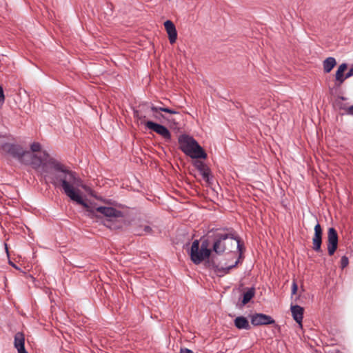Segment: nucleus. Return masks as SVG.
Masks as SVG:
<instances>
[{
    "label": "nucleus",
    "mask_w": 353,
    "mask_h": 353,
    "mask_svg": "<svg viewBox=\"0 0 353 353\" xmlns=\"http://www.w3.org/2000/svg\"><path fill=\"white\" fill-rule=\"evenodd\" d=\"M345 113L353 115V105L345 109Z\"/></svg>",
    "instance_id": "393cba45"
},
{
    "label": "nucleus",
    "mask_w": 353,
    "mask_h": 353,
    "mask_svg": "<svg viewBox=\"0 0 353 353\" xmlns=\"http://www.w3.org/2000/svg\"><path fill=\"white\" fill-rule=\"evenodd\" d=\"M5 101V95L1 85H0V103L3 104Z\"/></svg>",
    "instance_id": "5701e85b"
},
{
    "label": "nucleus",
    "mask_w": 353,
    "mask_h": 353,
    "mask_svg": "<svg viewBox=\"0 0 353 353\" xmlns=\"http://www.w3.org/2000/svg\"><path fill=\"white\" fill-rule=\"evenodd\" d=\"M322 243V230L321 225L317 223L314 226V235L312 239L313 249L316 251H321Z\"/></svg>",
    "instance_id": "9d476101"
},
{
    "label": "nucleus",
    "mask_w": 353,
    "mask_h": 353,
    "mask_svg": "<svg viewBox=\"0 0 353 353\" xmlns=\"http://www.w3.org/2000/svg\"><path fill=\"white\" fill-rule=\"evenodd\" d=\"M2 150L20 163L30 165L37 170L47 182L52 183L54 186L61 187L65 191V181L68 175L75 176L76 174L49 156L46 152L37 154L24 150L19 145L5 143L1 147Z\"/></svg>",
    "instance_id": "f257e3e1"
},
{
    "label": "nucleus",
    "mask_w": 353,
    "mask_h": 353,
    "mask_svg": "<svg viewBox=\"0 0 353 353\" xmlns=\"http://www.w3.org/2000/svg\"><path fill=\"white\" fill-rule=\"evenodd\" d=\"M179 148L192 159H206L207 154L192 137L182 134L178 139Z\"/></svg>",
    "instance_id": "7ed1b4c3"
},
{
    "label": "nucleus",
    "mask_w": 353,
    "mask_h": 353,
    "mask_svg": "<svg viewBox=\"0 0 353 353\" xmlns=\"http://www.w3.org/2000/svg\"><path fill=\"white\" fill-rule=\"evenodd\" d=\"M353 77L352 73H351V71L349 70L345 74V79L349 78V77Z\"/></svg>",
    "instance_id": "cd10ccee"
},
{
    "label": "nucleus",
    "mask_w": 353,
    "mask_h": 353,
    "mask_svg": "<svg viewBox=\"0 0 353 353\" xmlns=\"http://www.w3.org/2000/svg\"><path fill=\"white\" fill-rule=\"evenodd\" d=\"M164 27L168 35L169 41L171 43H175L177 39V32L174 24L170 20L164 23Z\"/></svg>",
    "instance_id": "9b49d317"
},
{
    "label": "nucleus",
    "mask_w": 353,
    "mask_h": 353,
    "mask_svg": "<svg viewBox=\"0 0 353 353\" xmlns=\"http://www.w3.org/2000/svg\"><path fill=\"white\" fill-rule=\"evenodd\" d=\"M30 151H31L32 152H34L37 154H40L42 152H41V145L38 142L32 143L30 145Z\"/></svg>",
    "instance_id": "6ab92c4d"
},
{
    "label": "nucleus",
    "mask_w": 353,
    "mask_h": 353,
    "mask_svg": "<svg viewBox=\"0 0 353 353\" xmlns=\"http://www.w3.org/2000/svg\"><path fill=\"white\" fill-rule=\"evenodd\" d=\"M134 117L140 121L141 124H144L146 128L153 130L166 140L170 139L171 134L170 131L163 125L154 123L152 121H145V117H142L139 116L137 112H134Z\"/></svg>",
    "instance_id": "423d86ee"
},
{
    "label": "nucleus",
    "mask_w": 353,
    "mask_h": 353,
    "mask_svg": "<svg viewBox=\"0 0 353 353\" xmlns=\"http://www.w3.org/2000/svg\"><path fill=\"white\" fill-rule=\"evenodd\" d=\"M83 192L94 196V192L76 174L75 176L68 175L65 181V191L69 199L78 205H81L88 212V216L94 218H106L113 220L123 216L121 210L111 203L105 201L104 205H99L88 201Z\"/></svg>",
    "instance_id": "f03ea898"
},
{
    "label": "nucleus",
    "mask_w": 353,
    "mask_h": 353,
    "mask_svg": "<svg viewBox=\"0 0 353 353\" xmlns=\"http://www.w3.org/2000/svg\"><path fill=\"white\" fill-rule=\"evenodd\" d=\"M336 59L333 57H328L324 60L323 65L325 72H330L336 65Z\"/></svg>",
    "instance_id": "f3484780"
},
{
    "label": "nucleus",
    "mask_w": 353,
    "mask_h": 353,
    "mask_svg": "<svg viewBox=\"0 0 353 353\" xmlns=\"http://www.w3.org/2000/svg\"><path fill=\"white\" fill-rule=\"evenodd\" d=\"M297 290H298L297 284L295 281H294L292 283V294H295L297 292Z\"/></svg>",
    "instance_id": "b1692460"
},
{
    "label": "nucleus",
    "mask_w": 353,
    "mask_h": 353,
    "mask_svg": "<svg viewBox=\"0 0 353 353\" xmlns=\"http://www.w3.org/2000/svg\"><path fill=\"white\" fill-rule=\"evenodd\" d=\"M251 323L254 325H269L274 323L273 319L263 314H255L251 317Z\"/></svg>",
    "instance_id": "1a4fd4ad"
},
{
    "label": "nucleus",
    "mask_w": 353,
    "mask_h": 353,
    "mask_svg": "<svg viewBox=\"0 0 353 353\" xmlns=\"http://www.w3.org/2000/svg\"><path fill=\"white\" fill-rule=\"evenodd\" d=\"M341 268H344L348 265V259L345 256L341 257Z\"/></svg>",
    "instance_id": "4be33fe9"
},
{
    "label": "nucleus",
    "mask_w": 353,
    "mask_h": 353,
    "mask_svg": "<svg viewBox=\"0 0 353 353\" xmlns=\"http://www.w3.org/2000/svg\"><path fill=\"white\" fill-rule=\"evenodd\" d=\"M255 290L254 288H252L248 289L243 294L242 303L243 305L247 304L254 296Z\"/></svg>",
    "instance_id": "a211bd4d"
},
{
    "label": "nucleus",
    "mask_w": 353,
    "mask_h": 353,
    "mask_svg": "<svg viewBox=\"0 0 353 353\" xmlns=\"http://www.w3.org/2000/svg\"><path fill=\"white\" fill-rule=\"evenodd\" d=\"M150 110L153 112L152 117L157 120L161 121L162 120H168V121H173L172 119H170L168 118H166L164 117L162 114L160 113V112H164L166 113H169L171 114H176L179 112L175 111L174 110L170 109L168 108L164 107H158L155 106L154 105H152L150 106Z\"/></svg>",
    "instance_id": "0eeeda50"
},
{
    "label": "nucleus",
    "mask_w": 353,
    "mask_h": 353,
    "mask_svg": "<svg viewBox=\"0 0 353 353\" xmlns=\"http://www.w3.org/2000/svg\"><path fill=\"white\" fill-rule=\"evenodd\" d=\"M194 165L198 169L201 174L203 179L208 183H210V170L208 167L201 161H195Z\"/></svg>",
    "instance_id": "f8f14e48"
},
{
    "label": "nucleus",
    "mask_w": 353,
    "mask_h": 353,
    "mask_svg": "<svg viewBox=\"0 0 353 353\" xmlns=\"http://www.w3.org/2000/svg\"><path fill=\"white\" fill-rule=\"evenodd\" d=\"M350 70L351 71V73H352V76H353V67H352V68L350 69Z\"/></svg>",
    "instance_id": "c756f323"
},
{
    "label": "nucleus",
    "mask_w": 353,
    "mask_h": 353,
    "mask_svg": "<svg viewBox=\"0 0 353 353\" xmlns=\"http://www.w3.org/2000/svg\"><path fill=\"white\" fill-rule=\"evenodd\" d=\"M237 263H238V260H235V261L230 265H228L225 266H221V268H218L217 272L218 273H221V272L227 273L232 268L236 266Z\"/></svg>",
    "instance_id": "aec40b11"
},
{
    "label": "nucleus",
    "mask_w": 353,
    "mask_h": 353,
    "mask_svg": "<svg viewBox=\"0 0 353 353\" xmlns=\"http://www.w3.org/2000/svg\"><path fill=\"white\" fill-rule=\"evenodd\" d=\"M14 347L17 350L18 353H28L25 350V337L21 332H17L14 336Z\"/></svg>",
    "instance_id": "ddd939ff"
},
{
    "label": "nucleus",
    "mask_w": 353,
    "mask_h": 353,
    "mask_svg": "<svg viewBox=\"0 0 353 353\" xmlns=\"http://www.w3.org/2000/svg\"><path fill=\"white\" fill-rule=\"evenodd\" d=\"M338 245V234L333 228H330L327 231V251L330 255H332Z\"/></svg>",
    "instance_id": "6e6552de"
},
{
    "label": "nucleus",
    "mask_w": 353,
    "mask_h": 353,
    "mask_svg": "<svg viewBox=\"0 0 353 353\" xmlns=\"http://www.w3.org/2000/svg\"><path fill=\"white\" fill-rule=\"evenodd\" d=\"M5 249H6V252L7 256H8V257H9V252H8V246H7L6 243H5Z\"/></svg>",
    "instance_id": "c85d7f7f"
},
{
    "label": "nucleus",
    "mask_w": 353,
    "mask_h": 353,
    "mask_svg": "<svg viewBox=\"0 0 353 353\" xmlns=\"http://www.w3.org/2000/svg\"><path fill=\"white\" fill-rule=\"evenodd\" d=\"M211 252L209 241L207 239H201L192 242L188 253L191 261L198 265L208 259Z\"/></svg>",
    "instance_id": "20e7f679"
},
{
    "label": "nucleus",
    "mask_w": 353,
    "mask_h": 353,
    "mask_svg": "<svg viewBox=\"0 0 353 353\" xmlns=\"http://www.w3.org/2000/svg\"><path fill=\"white\" fill-rule=\"evenodd\" d=\"M8 263L12 265L14 268L17 269V270H20L12 261H11L10 260L8 261Z\"/></svg>",
    "instance_id": "bb28decb"
},
{
    "label": "nucleus",
    "mask_w": 353,
    "mask_h": 353,
    "mask_svg": "<svg viewBox=\"0 0 353 353\" xmlns=\"http://www.w3.org/2000/svg\"><path fill=\"white\" fill-rule=\"evenodd\" d=\"M180 353H193V352L189 349L184 348L181 349Z\"/></svg>",
    "instance_id": "a878e982"
},
{
    "label": "nucleus",
    "mask_w": 353,
    "mask_h": 353,
    "mask_svg": "<svg viewBox=\"0 0 353 353\" xmlns=\"http://www.w3.org/2000/svg\"><path fill=\"white\" fill-rule=\"evenodd\" d=\"M234 250H236L238 254L241 253V245L239 241L231 234L222 235L213 245V250L216 254H221L226 250L234 254Z\"/></svg>",
    "instance_id": "39448f33"
},
{
    "label": "nucleus",
    "mask_w": 353,
    "mask_h": 353,
    "mask_svg": "<svg viewBox=\"0 0 353 353\" xmlns=\"http://www.w3.org/2000/svg\"><path fill=\"white\" fill-rule=\"evenodd\" d=\"M234 325L238 329L249 330L250 325L245 317L239 316L234 319Z\"/></svg>",
    "instance_id": "dca6fc26"
},
{
    "label": "nucleus",
    "mask_w": 353,
    "mask_h": 353,
    "mask_svg": "<svg viewBox=\"0 0 353 353\" xmlns=\"http://www.w3.org/2000/svg\"><path fill=\"white\" fill-rule=\"evenodd\" d=\"M347 68V65L346 63H342L339 65L338 69L336 72L335 79L339 84H341L345 80L344 72Z\"/></svg>",
    "instance_id": "2eb2a0df"
},
{
    "label": "nucleus",
    "mask_w": 353,
    "mask_h": 353,
    "mask_svg": "<svg viewBox=\"0 0 353 353\" xmlns=\"http://www.w3.org/2000/svg\"><path fill=\"white\" fill-rule=\"evenodd\" d=\"M291 312L295 321L301 326L303 317V308L299 305H294L291 307Z\"/></svg>",
    "instance_id": "4468645a"
},
{
    "label": "nucleus",
    "mask_w": 353,
    "mask_h": 353,
    "mask_svg": "<svg viewBox=\"0 0 353 353\" xmlns=\"http://www.w3.org/2000/svg\"><path fill=\"white\" fill-rule=\"evenodd\" d=\"M152 232V228L149 225H144L143 228H140L137 231V234L139 235H144L150 234Z\"/></svg>",
    "instance_id": "412c9836"
}]
</instances>
